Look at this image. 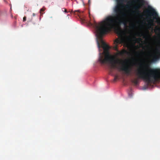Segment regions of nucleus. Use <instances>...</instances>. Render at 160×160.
<instances>
[{"label": "nucleus", "instance_id": "obj_1", "mask_svg": "<svg viewBox=\"0 0 160 160\" xmlns=\"http://www.w3.org/2000/svg\"><path fill=\"white\" fill-rule=\"evenodd\" d=\"M140 67L136 72V75L139 78L142 79L148 83L153 81L160 80V68H149V72H147L148 65L145 66L140 64Z\"/></svg>", "mask_w": 160, "mask_h": 160}, {"label": "nucleus", "instance_id": "obj_2", "mask_svg": "<svg viewBox=\"0 0 160 160\" xmlns=\"http://www.w3.org/2000/svg\"><path fill=\"white\" fill-rule=\"evenodd\" d=\"M146 12L148 13L146 19L148 22V26L149 27H153L154 25V19H157L158 14L156 11L151 7L147 10Z\"/></svg>", "mask_w": 160, "mask_h": 160}, {"label": "nucleus", "instance_id": "obj_3", "mask_svg": "<svg viewBox=\"0 0 160 160\" xmlns=\"http://www.w3.org/2000/svg\"><path fill=\"white\" fill-rule=\"evenodd\" d=\"M147 55L148 56V59H149L150 58H152L151 60V62H155L158 59V56L156 55L153 54L152 53L151 50H149L148 51Z\"/></svg>", "mask_w": 160, "mask_h": 160}, {"label": "nucleus", "instance_id": "obj_4", "mask_svg": "<svg viewBox=\"0 0 160 160\" xmlns=\"http://www.w3.org/2000/svg\"><path fill=\"white\" fill-rule=\"evenodd\" d=\"M140 8L141 5L139 3L137 5H134L133 7V9L134 10L132 11V13L137 15H140L141 13V11L140 10Z\"/></svg>", "mask_w": 160, "mask_h": 160}, {"label": "nucleus", "instance_id": "obj_5", "mask_svg": "<svg viewBox=\"0 0 160 160\" xmlns=\"http://www.w3.org/2000/svg\"><path fill=\"white\" fill-rule=\"evenodd\" d=\"M122 41L118 39H116L114 41V43L115 44L114 48L116 50H118V44L121 43Z\"/></svg>", "mask_w": 160, "mask_h": 160}, {"label": "nucleus", "instance_id": "obj_6", "mask_svg": "<svg viewBox=\"0 0 160 160\" xmlns=\"http://www.w3.org/2000/svg\"><path fill=\"white\" fill-rule=\"evenodd\" d=\"M138 36H143V38L145 39H146L148 38H149L150 36L149 35L148 33H138Z\"/></svg>", "mask_w": 160, "mask_h": 160}, {"label": "nucleus", "instance_id": "obj_7", "mask_svg": "<svg viewBox=\"0 0 160 160\" xmlns=\"http://www.w3.org/2000/svg\"><path fill=\"white\" fill-rule=\"evenodd\" d=\"M132 82L135 85H137L138 83V80L137 79H135L132 81Z\"/></svg>", "mask_w": 160, "mask_h": 160}, {"label": "nucleus", "instance_id": "obj_8", "mask_svg": "<svg viewBox=\"0 0 160 160\" xmlns=\"http://www.w3.org/2000/svg\"><path fill=\"white\" fill-rule=\"evenodd\" d=\"M118 76L117 75H115L114 76V78L113 79V81L114 82H116L117 81V79H118Z\"/></svg>", "mask_w": 160, "mask_h": 160}, {"label": "nucleus", "instance_id": "obj_9", "mask_svg": "<svg viewBox=\"0 0 160 160\" xmlns=\"http://www.w3.org/2000/svg\"><path fill=\"white\" fill-rule=\"evenodd\" d=\"M45 8L44 7H43L42 8H41L40 10V13L41 14H42L43 13H41V12L44 11L45 10Z\"/></svg>", "mask_w": 160, "mask_h": 160}, {"label": "nucleus", "instance_id": "obj_10", "mask_svg": "<svg viewBox=\"0 0 160 160\" xmlns=\"http://www.w3.org/2000/svg\"><path fill=\"white\" fill-rule=\"evenodd\" d=\"M131 6H125L126 8L129 9L131 8Z\"/></svg>", "mask_w": 160, "mask_h": 160}, {"label": "nucleus", "instance_id": "obj_11", "mask_svg": "<svg viewBox=\"0 0 160 160\" xmlns=\"http://www.w3.org/2000/svg\"><path fill=\"white\" fill-rule=\"evenodd\" d=\"M123 52H118V54L120 55H122L123 54Z\"/></svg>", "mask_w": 160, "mask_h": 160}, {"label": "nucleus", "instance_id": "obj_12", "mask_svg": "<svg viewBox=\"0 0 160 160\" xmlns=\"http://www.w3.org/2000/svg\"><path fill=\"white\" fill-rule=\"evenodd\" d=\"M62 9H64V11L66 13H67L68 12L67 10V9L65 8H62Z\"/></svg>", "mask_w": 160, "mask_h": 160}, {"label": "nucleus", "instance_id": "obj_13", "mask_svg": "<svg viewBox=\"0 0 160 160\" xmlns=\"http://www.w3.org/2000/svg\"><path fill=\"white\" fill-rule=\"evenodd\" d=\"M26 17L25 16H24L23 18V22L26 21Z\"/></svg>", "mask_w": 160, "mask_h": 160}, {"label": "nucleus", "instance_id": "obj_14", "mask_svg": "<svg viewBox=\"0 0 160 160\" xmlns=\"http://www.w3.org/2000/svg\"><path fill=\"white\" fill-rule=\"evenodd\" d=\"M135 27V25H134V24H132V25L131 26V28H134Z\"/></svg>", "mask_w": 160, "mask_h": 160}, {"label": "nucleus", "instance_id": "obj_15", "mask_svg": "<svg viewBox=\"0 0 160 160\" xmlns=\"http://www.w3.org/2000/svg\"><path fill=\"white\" fill-rule=\"evenodd\" d=\"M137 39V40H138L139 41H141L142 40L141 38H138Z\"/></svg>", "mask_w": 160, "mask_h": 160}, {"label": "nucleus", "instance_id": "obj_16", "mask_svg": "<svg viewBox=\"0 0 160 160\" xmlns=\"http://www.w3.org/2000/svg\"><path fill=\"white\" fill-rule=\"evenodd\" d=\"M32 15L33 16H35L36 15V14L34 13H33Z\"/></svg>", "mask_w": 160, "mask_h": 160}, {"label": "nucleus", "instance_id": "obj_17", "mask_svg": "<svg viewBox=\"0 0 160 160\" xmlns=\"http://www.w3.org/2000/svg\"><path fill=\"white\" fill-rule=\"evenodd\" d=\"M90 1V0H88V2H89Z\"/></svg>", "mask_w": 160, "mask_h": 160}]
</instances>
